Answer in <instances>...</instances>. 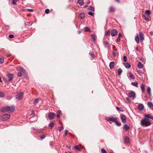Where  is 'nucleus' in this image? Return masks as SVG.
Wrapping results in <instances>:
<instances>
[{
    "instance_id": "f257e3e1",
    "label": "nucleus",
    "mask_w": 153,
    "mask_h": 153,
    "mask_svg": "<svg viewBox=\"0 0 153 153\" xmlns=\"http://www.w3.org/2000/svg\"><path fill=\"white\" fill-rule=\"evenodd\" d=\"M15 108L14 106H8L6 107H3L1 109L2 112H7L11 113L13 112L15 110Z\"/></svg>"
},
{
    "instance_id": "f03ea898",
    "label": "nucleus",
    "mask_w": 153,
    "mask_h": 153,
    "mask_svg": "<svg viewBox=\"0 0 153 153\" xmlns=\"http://www.w3.org/2000/svg\"><path fill=\"white\" fill-rule=\"evenodd\" d=\"M141 124L142 126L147 127L150 126L151 123L146 118H145L141 121Z\"/></svg>"
},
{
    "instance_id": "7ed1b4c3",
    "label": "nucleus",
    "mask_w": 153,
    "mask_h": 153,
    "mask_svg": "<svg viewBox=\"0 0 153 153\" xmlns=\"http://www.w3.org/2000/svg\"><path fill=\"white\" fill-rule=\"evenodd\" d=\"M23 93L21 91L19 92H17L16 93V95L15 96V99L17 100H21L23 98Z\"/></svg>"
},
{
    "instance_id": "20e7f679",
    "label": "nucleus",
    "mask_w": 153,
    "mask_h": 153,
    "mask_svg": "<svg viewBox=\"0 0 153 153\" xmlns=\"http://www.w3.org/2000/svg\"><path fill=\"white\" fill-rule=\"evenodd\" d=\"M105 120L107 121H111L112 122H115V121L117 119L116 117H114L113 116L111 115L109 117H106L105 118Z\"/></svg>"
},
{
    "instance_id": "39448f33",
    "label": "nucleus",
    "mask_w": 153,
    "mask_h": 153,
    "mask_svg": "<svg viewBox=\"0 0 153 153\" xmlns=\"http://www.w3.org/2000/svg\"><path fill=\"white\" fill-rule=\"evenodd\" d=\"M7 77L8 79H4V81L8 83L9 82L12 81L14 77V75L13 74H7Z\"/></svg>"
},
{
    "instance_id": "423d86ee",
    "label": "nucleus",
    "mask_w": 153,
    "mask_h": 153,
    "mask_svg": "<svg viewBox=\"0 0 153 153\" xmlns=\"http://www.w3.org/2000/svg\"><path fill=\"white\" fill-rule=\"evenodd\" d=\"M10 117V116L8 114H5L2 115L0 118L1 120H7L9 119Z\"/></svg>"
},
{
    "instance_id": "0eeeda50",
    "label": "nucleus",
    "mask_w": 153,
    "mask_h": 153,
    "mask_svg": "<svg viewBox=\"0 0 153 153\" xmlns=\"http://www.w3.org/2000/svg\"><path fill=\"white\" fill-rule=\"evenodd\" d=\"M128 96L133 99L136 97V94L134 91H131L129 92L128 94Z\"/></svg>"
},
{
    "instance_id": "6e6552de",
    "label": "nucleus",
    "mask_w": 153,
    "mask_h": 153,
    "mask_svg": "<svg viewBox=\"0 0 153 153\" xmlns=\"http://www.w3.org/2000/svg\"><path fill=\"white\" fill-rule=\"evenodd\" d=\"M55 115V114L54 113L52 112H50L48 114V117L51 120L54 119Z\"/></svg>"
},
{
    "instance_id": "1a4fd4ad",
    "label": "nucleus",
    "mask_w": 153,
    "mask_h": 153,
    "mask_svg": "<svg viewBox=\"0 0 153 153\" xmlns=\"http://www.w3.org/2000/svg\"><path fill=\"white\" fill-rule=\"evenodd\" d=\"M117 31L115 29H113L111 31V35L113 36H116L117 34Z\"/></svg>"
},
{
    "instance_id": "9d476101",
    "label": "nucleus",
    "mask_w": 153,
    "mask_h": 153,
    "mask_svg": "<svg viewBox=\"0 0 153 153\" xmlns=\"http://www.w3.org/2000/svg\"><path fill=\"white\" fill-rule=\"evenodd\" d=\"M121 118L123 123H125L126 122V117L124 114H122L120 116Z\"/></svg>"
},
{
    "instance_id": "9b49d317",
    "label": "nucleus",
    "mask_w": 153,
    "mask_h": 153,
    "mask_svg": "<svg viewBox=\"0 0 153 153\" xmlns=\"http://www.w3.org/2000/svg\"><path fill=\"white\" fill-rule=\"evenodd\" d=\"M42 102V101L40 99L37 98L35 100L34 103L35 105L40 104Z\"/></svg>"
},
{
    "instance_id": "f8f14e48",
    "label": "nucleus",
    "mask_w": 153,
    "mask_h": 153,
    "mask_svg": "<svg viewBox=\"0 0 153 153\" xmlns=\"http://www.w3.org/2000/svg\"><path fill=\"white\" fill-rule=\"evenodd\" d=\"M139 36L140 40L141 41H143L144 40V36L142 32L139 33Z\"/></svg>"
},
{
    "instance_id": "ddd939ff",
    "label": "nucleus",
    "mask_w": 153,
    "mask_h": 153,
    "mask_svg": "<svg viewBox=\"0 0 153 153\" xmlns=\"http://www.w3.org/2000/svg\"><path fill=\"white\" fill-rule=\"evenodd\" d=\"M114 61H112L110 62L109 64L110 68L111 69H113L114 68Z\"/></svg>"
},
{
    "instance_id": "4468645a",
    "label": "nucleus",
    "mask_w": 153,
    "mask_h": 153,
    "mask_svg": "<svg viewBox=\"0 0 153 153\" xmlns=\"http://www.w3.org/2000/svg\"><path fill=\"white\" fill-rule=\"evenodd\" d=\"M145 85H144L143 83H142L140 86L141 91L143 93H144L145 91Z\"/></svg>"
},
{
    "instance_id": "2eb2a0df",
    "label": "nucleus",
    "mask_w": 153,
    "mask_h": 153,
    "mask_svg": "<svg viewBox=\"0 0 153 153\" xmlns=\"http://www.w3.org/2000/svg\"><path fill=\"white\" fill-rule=\"evenodd\" d=\"M144 117L153 120V116H152L151 114H145L144 115Z\"/></svg>"
},
{
    "instance_id": "dca6fc26",
    "label": "nucleus",
    "mask_w": 153,
    "mask_h": 153,
    "mask_svg": "<svg viewBox=\"0 0 153 153\" xmlns=\"http://www.w3.org/2000/svg\"><path fill=\"white\" fill-rule=\"evenodd\" d=\"M135 40L137 44H139L140 42V41L139 36L137 34V36L135 37Z\"/></svg>"
},
{
    "instance_id": "f3484780",
    "label": "nucleus",
    "mask_w": 153,
    "mask_h": 153,
    "mask_svg": "<svg viewBox=\"0 0 153 153\" xmlns=\"http://www.w3.org/2000/svg\"><path fill=\"white\" fill-rule=\"evenodd\" d=\"M128 76L129 78H130L132 79H134V75L131 72H129L128 73Z\"/></svg>"
},
{
    "instance_id": "a211bd4d",
    "label": "nucleus",
    "mask_w": 153,
    "mask_h": 153,
    "mask_svg": "<svg viewBox=\"0 0 153 153\" xmlns=\"http://www.w3.org/2000/svg\"><path fill=\"white\" fill-rule=\"evenodd\" d=\"M79 17L80 19H83L84 18L85 14L84 13H80L79 14Z\"/></svg>"
},
{
    "instance_id": "6ab92c4d",
    "label": "nucleus",
    "mask_w": 153,
    "mask_h": 153,
    "mask_svg": "<svg viewBox=\"0 0 153 153\" xmlns=\"http://www.w3.org/2000/svg\"><path fill=\"white\" fill-rule=\"evenodd\" d=\"M77 2L80 6H82L84 4L83 0H78Z\"/></svg>"
},
{
    "instance_id": "aec40b11",
    "label": "nucleus",
    "mask_w": 153,
    "mask_h": 153,
    "mask_svg": "<svg viewBox=\"0 0 153 153\" xmlns=\"http://www.w3.org/2000/svg\"><path fill=\"white\" fill-rule=\"evenodd\" d=\"M109 42L107 41H104V45L105 47L108 48L109 46Z\"/></svg>"
},
{
    "instance_id": "412c9836",
    "label": "nucleus",
    "mask_w": 153,
    "mask_h": 153,
    "mask_svg": "<svg viewBox=\"0 0 153 153\" xmlns=\"http://www.w3.org/2000/svg\"><path fill=\"white\" fill-rule=\"evenodd\" d=\"M124 140L125 143L128 144L129 143V139L128 137H125Z\"/></svg>"
},
{
    "instance_id": "4be33fe9",
    "label": "nucleus",
    "mask_w": 153,
    "mask_h": 153,
    "mask_svg": "<svg viewBox=\"0 0 153 153\" xmlns=\"http://www.w3.org/2000/svg\"><path fill=\"white\" fill-rule=\"evenodd\" d=\"M137 67L140 69H141L143 67V65L141 62H139L137 65Z\"/></svg>"
},
{
    "instance_id": "5701e85b",
    "label": "nucleus",
    "mask_w": 153,
    "mask_h": 153,
    "mask_svg": "<svg viewBox=\"0 0 153 153\" xmlns=\"http://www.w3.org/2000/svg\"><path fill=\"white\" fill-rule=\"evenodd\" d=\"M147 92L149 94L150 96H151V89L149 87H147Z\"/></svg>"
},
{
    "instance_id": "b1692460",
    "label": "nucleus",
    "mask_w": 153,
    "mask_h": 153,
    "mask_svg": "<svg viewBox=\"0 0 153 153\" xmlns=\"http://www.w3.org/2000/svg\"><path fill=\"white\" fill-rule=\"evenodd\" d=\"M19 70L20 71L22 72L23 73L25 74L26 71L24 68L22 67H20L19 68Z\"/></svg>"
},
{
    "instance_id": "393cba45",
    "label": "nucleus",
    "mask_w": 153,
    "mask_h": 153,
    "mask_svg": "<svg viewBox=\"0 0 153 153\" xmlns=\"http://www.w3.org/2000/svg\"><path fill=\"white\" fill-rule=\"evenodd\" d=\"M124 65L125 67L127 68H129L131 67V65L130 64L128 63H126L124 64Z\"/></svg>"
},
{
    "instance_id": "a878e982",
    "label": "nucleus",
    "mask_w": 153,
    "mask_h": 153,
    "mask_svg": "<svg viewBox=\"0 0 153 153\" xmlns=\"http://www.w3.org/2000/svg\"><path fill=\"white\" fill-rule=\"evenodd\" d=\"M91 36L94 41H95L96 40V36L94 34H91Z\"/></svg>"
},
{
    "instance_id": "bb28decb",
    "label": "nucleus",
    "mask_w": 153,
    "mask_h": 153,
    "mask_svg": "<svg viewBox=\"0 0 153 153\" xmlns=\"http://www.w3.org/2000/svg\"><path fill=\"white\" fill-rule=\"evenodd\" d=\"M138 108L140 111H142L143 109L144 106H137Z\"/></svg>"
},
{
    "instance_id": "cd10ccee",
    "label": "nucleus",
    "mask_w": 153,
    "mask_h": 153,
    "mask_svg": "<svg viewBox=\"0 0 153 153\" xmlns=\"http://www.w3.org/2000/svg\"><path fill=\"white\" fill-rule=\"evenodd\" d=\"M123 128L126 130H127L129 129V127L127 124H125Z\"/></svg>"
},
{
    "instance_id": "c85d7f7f",
    "label": "nucleus",
    "mask_w": 153,
    "mask_h": 153,
    "mask_svg": "<svg viewBox=\"0 0 153 153\" xmlns=\"http://www.w3.org/2000/svg\"><path fill=\"white\" fill-rule=\"evenodd\" d=\"M117 72L118 75L120 76L122 72V71L120 68H119L117 70Z\"/></svg>"
},
{
    "instance_id": "c756f323",
    "label": "nucleus",
    "mask_w": 153,
    "mask_h": 153,
    "mask_svg": "<svg viewBox=\"0 0 153 153\" xmlns=\"http://www.w3.org/2000/svg\"><path fill=\"white\" fill-rule=\"evenodd\" d=\"M105 35L106 36H108L110 35V31L109 30L105 32Z\"/></svg>"
},
{
    "instance_id": "7c9ffc66",
    "label": "nucleus",
    "mask_w": 153,
    "mask_h": 153,
    "mask_svg": "<svg viewBox=\"0 0 153 153\" xmlns=\"http://www.w3.org/2000/svg\"><path fill=\"white\" fill-rule=\"evenodd\" d=\"M118 126H121V123H119L117 121V120H116L115 121V122H114Z\"/></svg>"
},
{
    "instance_id": "2f4dec72",
    "label": "nucleus",
    "mask_w": 153,
    "mask_h": 153,
    "mask_svg": "<svg viewBox=\"0 0 153 153\" xmlns=\"http://www.w3.org/2000/svg\"><path fill=\"white\" fill-rule=\"evenodd\" d=\"M54 126V123L53 122L50 123L49 125V127H51V128H52Z\"/></svg>"
},
{
    "instance_id": "473e14b6",
    "label": "nucleus",
    "mask_w": 153,
    "mask_h": 153,
    "mask_svg": "<svg viewBox=\"0 0 153 153\" xmlns=\"http://www.w3.org/2000/svg\"><path fill=\"white\" fill-rule=\"evenodd\" d=\"M131 83L132 85L136 87H137L138 82H132Z\"/></svg>"
},
{
    "instance_id": "72a5a7b5",
    "label": "nucleus",
    "mask_w": 153,
    "mask_h": 153,
    "mask_svg": "<svg viewBox=\"0 0 153 153\" xmlns=\"http://www.w3.org/2000/svg\"><path fill=\"white\" fill-rule=\"evenodd\" d=\"M4 58L3 57H0V63L2 64L4 62Z\"/></svg>"
},
{
    "instance_id": "f704fd0d",
    "label": "nucleus",
    "mask_w": 153,
    "mask_h": 153,
    "mask_svg": "<svg viewBox=\"0 0 153 153\" xmlns=\"http://www.w3.org/2000/svg\"><path fill=\"white\" fill-rule=\"evenodd\" d=\"M62 114V113L61 111H58V113L57 115V117L58 118L59 117L60 115Z\"/></svg>"
},
{
    "instance_id": "c9c22d12",
    "label": "nucleus",
    "mask_w": 153,
    "mask_h": 153,
    "mask_svg": "<svg viewBox=\"0 0 153 153\" xmlns=\"http://www.w3.org/2000/svg\"><path fill=\"white\" fill-rule=\"evenodd\" d=\"M137 73L139 74L140 76H143V75H144V74L142 73L140 70L138 71H137Z\"/></svg>"
},
{
    "instance_id": "e433bc0d",
    "label": "nucleus",
    "mask_w": 153,
    "mask_h": 153,
    "mask_svg": "<svg viewBox=\"0 0 153 153\" xmlns=\"http://www.w3.org/2000/svg\"><path fill=\"white\" fill-rule=\"evenodd\" d=\"M143 16L144 18L147 20H149V18L148 17H147L145 15L143 14Z\"/></svg>"
},
{
    "instance_id": "4c0bfd02",
    "label": "nucleus",
    "mask_w": 153,
    "mask_h": 153,
    "mask_svg": "<svg viewBox=\"0 0 153 153\" xmlns=\"http://www.w3.org/2000/svg\"><path fill=\"white\" fill-rule=\"evenodd\" d=\"M74 148L75 149L77 150H78L79 151H81L80 149V148H79V146H78V145L75 146L74 147Z\"/></svg>"
},
{
    "instance_id": "58836bf2",
    "label": "nucleus",
    "mask_w": 153,
    "mask_h": 153,
    "mask_svg": "<svg viewBox=\"0 0 153 153\" xmlns=\"http://www.w3.org/2000/svg\"><path fill=\"white\" fill-rule=\"evenodd\" d=\"M84 31L85 32L90 31V30L88 27H85L84 28Z\"/></svg>"
},
{
    "instance_id": "ea45409f",
    "label": "nucleus",
    "mask_w": 153,
    "mask_h": 153,
    "mask_svg": "<svg viewBox=\"0 0 153 153\" xmlns=\"http://www.w3.org/2000/svg\"><path fill=\"white\" fill-rule=\"evenodd\" d=\"M109 11L110 12H113L114 11V8L112 7H110L109 8Z\"/></svg>"
},
{
    "instance_id": "a19ab883",
    "label": "nucleus",
    "mask_w": 153,
    "mask_h": 153,
    "mask_svg": "<svg viewBox=\"0 0 153 153\" xmlns=\"http://www.w3.org/2000/svg\"><path fill=\"white\" fill-rule=\"evenodd\" d=\"M88 9L92 11H94V8L91 6H90L88 7Z\"/></svg>"
},
{
    "instance_id": "79ce46f5",
    "label": "nucleus",
    "mask_w": 153,
    "mask_h": 153,
    "mask_svg": "<svg viewBox=\"0 0 153 153\" xmlns=\"http://www.w3.org/2000/svg\"><path fill=\"white\" fill-rule=\"evenodd\" d=\"M145 13L149 15L151 13V11L150 10H147L145 11Z\"/></svg>"
},
{
    "instance_id": "37998d69",
    "label": "nucleus",
    "mask_w": 153,
    "mask_h": 153,
    "mask_svg": "<svg viewBox=\"0 0 153 153\" xmlns=\"http://www.w3.org/2000/svg\"><path fill=\"white\" fill-rule=\"evenodd\" d=\"M101 151L102 153H107L106 150L103 148L101 149Z\"/></svg>"
},
{
    "instance_id": "c03bdc74",
    "label": "nucleus",
    "mask_w": 153,
    "mask_h": 153,
    "mask_svg": "<svg viewBox=\"0 0 153 153\" xmlns=\"http://www.w3.org/2000/svg\"><path fill=\"white\" fill-rule=\"evenodd\" d=\"M19 0H13V1L12 3L14 5H16V3L17 1H18Z\"/></svg>"
},
{
    "instance_id": "a18cd8bd",
    "label": "nucleus",
    "mask_w": 153,
    "mask_h": 153,
    "mask_svg": "<svg viewBox=\"0 0 153 153\" xmlns=\"http://www.w3.org/2000/svg\"><path fill=\"white\" fill-rule=\"evenodd\" d=\"M4 95L3 93L2 92H0V97L1 98H3L4 97Z\"/></svg>"
},
{
    "instance_id": "49530a36",
    "label": "nucleus",
    "mask_w": 153,
    "mask_h": 153,
    "mask_svg": "<svg viewBox=\"0 0 153 153\" xmlns=\"http://www.w3.org/2000/svg\"><path fill=\"white\" fill-rule=\"evenodd\" d=\"M123 60H124V62H126L127 57L125 55H124L123 56Z\"/></svg>"
},
{
    "instance_id": "de8ad7c7",
    "label": "nucleus",
    "mask_w": 153,
    "mask_h": 153,
    "mask_svg": "<svg viewBox=\"0 0 153 153\" xmlns=\"http://www.w3.org/2000/svg\"><path fill=\"white\" fill-rule=\"evenodd\" d=\"M89 54L92 57H94V54L93 52H90Z\"/></svg>"
},
{
    "instance_id": "09e8293b",
    "label": "nucleus",
    "mask_w": 153,
    "mask_h": 153,
    "mask_svg": "<svg viewBox=\"0 0 153 153\" xmlns=\"http://www.w3.org/2000/svg\"><path fill=\"white\" fill-rule=\"evenodd\" d=\"M50 10L48 9H46L45 10V12L46 13H48L49 12Z\"/></svg>"
},
{
    "instance_id": "8fccbe9b",
    "label": "nucleus",
    "mask_w": 153,
    "mask_h": 153,
    "mask_svg": "<svg viewBox=\"0 0 153 153\" xmlns=\"http://www.w3.org/2000/svg\"><path fill=\"white\" fill-rule=\"evenodd\" d=\"M9 38H10V39H12V38H13L14 37V36L13 35V34H10L9 35Z\"/></svg>"
},
{
    "instance_id": "3c124183",
    "label": "nucleus",
    "mask_w": 153,
    "mask_h": 153,
    "mask_svg": "<svg viewBox=\"0 0 153 153\" xmlns=\"http://www.w3.org/2000/svg\"><path fill=\"white\" fill-rule=\"evenodd\" d=\"M59 131H62V129H63V127L62 126H60L59 128Z\"/></svg>"
},
{
    "instance_id": "603ef678",
    "label": "nucleus",
    "mask_w": 153,
    "mask_h": 153,
    "mask_svg": "<svg viewBox=\"0 0 153 153\" xmlns=\"http://www.w3.org/2000/svg\"><path fill=\"white\" fill-rule=\"evenodd\" d=\"M88 14L91 16H93L94 15V13L91 12H89L88 13Z\"/></svg>"
},
{
    "instance_id": "864d4df0",
    "label": "nucleus",
    "mask_w": 153,
    "mask_h": 153,
    "mask_svg": "<svg viewBox=\"0 0 153 153\" xmlns=\"http://www.w3.org/2000/svg\"><path fill=\"white\" fill-rule=\"evenodd\" d=\"M120 37H117V39H116V41L117 42H120Z\"/></svg>"
},
{
    "instance_id": "5fc2aeb1",
    "label": "nucleus",
    "mask_w": 153,
    "mask_h": 153,
    "mask_svg": "<svg viewBox=\"0 0 153 153\" xmlns=\"http://www.w3.org/2000/svg\"><path fill=\"white\" fill-rule=\"evenodd\" d=\"M18 76L19 77H21L22 76V73L21 72H19L18 73Z\"/></svg>"
},
{
    "instance_id": "6e6d98bb",
    "label": "nucleus",
    "mask_w": 153,
    "mask_h": 153,
    "mask_svg": "<svg viewBox=\"0 0 153 153\" xmlns=\"http://www.w3.org/2000/svg\"><path fill=\"white\" fill-rule=\"evenodd\" d=\"M148 105H153V104L152 102H148Z\"/></svg>"
},
{
    "instance_id": "4d7b16f0",
    "label": "nucleus",
    "mask_w": 153,
    "mask_h": 153,
    "mask_svg": "<svg viewBox=\"0 0 153 153\" xmlns=\"http://www.w3.org/2000/svg\"><path fill=\"white\" fill-rule=\"evenodd\" d=\"M65 135L66 136L68 132V130H65Z\"/></svg>"
},
{
    "instance_id": "13d9d810",
    "label": "nucleus",
    "mask_w": 153,
    "mask_h": 153,
    "mask_svg": "<svg viewBox=\"0 0 153 153\" xmlns=\"http://www.w3.org/2000/svg\"><path fill=\"white\" fill-rule=\"evenodd\" d=\"M112 54L114 56H115L116 55V53L115 52V51H113V52Z\"/></svg>"
},
{
    "instance_id": "bf43d9fd",
    "label": "nucleus",
    "mask_w": 153,
    "mask_h": 153,
    "mask_svg": "<svg viewBox=\"0 0 153 153\" xmlns=\"http://www.w3.org/2000/svg\"><path fill=\"white\" fill-rule=\"evenodd\" d=\"M45 137V135H43L40 138L42 139H44Z\"/></svg>"
},
{
    "instance_id": "052dcab7",
    "label": "nucleus",
    "mask_w": 153,
    "mask_h": 153,
    "mask_svg": "<svg viewBox=\"0 0 153 153\" xmlns=\"http://www.w3.org/2000/svg\"><path fill=\"white\" fill-rule=\"evenodd\" d=\"M27 10L30 12H33V10L31 9H28Z\"/></svg>"
},
{
    "instance_id": "680f3d73",
    "label": "nucleus",
    "mask_w": 153,
    "mask_h": 153,
    "mask_svg": "<svg viewBox=\"0 0 153 153\" xmlns=\"http://www.w3.org/2000/svg\"><path fill=\"white\" fill-rule=\"evenodd\" d=\"M149 34L151 35H153V31H150L149 32Z\"/></svg>"
},
{
    "instance_id": "e2e57ef3",
    "label": "nucleus",
    "mask_w": 153,
    "mask_h": 153,
    "mask_svg": "<svg viewBox=\"0 0 153 153\" xmlns=\"http://www.w3.org/2000/svg\"><path fill=\"white\" fill-rule=\"evenodd\" d=\"M116 108L118 111H120V108L118 107H117Z\"/></svg>"
},
{
    "instance_id": "0e129e2a",
    "label": "nucleus",
    "mask_w": 153,
    "mask_h": 153,
    "mask_svg": "<svg viewBox=\"0 0 153 153\" xmlns=\"http://www.w3.org/2000/svg\"><path fill=\"white\" fill-rule=\"evenodd\" d=\"M122 36V35L121 33H119L118 34V37H120V36Z\"/></svg>"
},
{
    "instance_id": "69168bd1",
    "label": "nucleus",
    "mask_w": 153,
    "mask_h": 153,
    "mask_svg": "<svg viewBox=\"0 0 153 153\" xmlns=\"http://www.w3.org/2000/svg\"><path fill=\"white\" fill-rule=\"evenodd\" d=\"M149 108H152L153 110V106H149Z\"/></svg>"
},
{
    "instance_id": "338daca9",
    "label": "nucleus",
    "mask_w": 153,
    "mask_h": 153,
    "mask_svg": "<svg viewBox=\"0 0 153 153\" xmlns=\"http://www.w3.org/2000/svg\"><path fill=\"white\" fill-rule=\"evenodd\" d=\"M138 48L137 47H136L135 48V50L137 51H138Z\"/></svg>"
},
{
    "instance_id": "774afa93",
    "label": "nucleus",
    "mask_w": 153,
    "mask_h": 153,
    "mask_svg": "<svg viewBox=\"0 0 153 153\" xmlns=\"http://www.w3.org/2000/svg\"><path fill=\"white\" fill-rule=\"evenodd\" d=\"M88 7V5H85V6H84V7L85 8H86Z\"/></svg>"
}]
</instances>
